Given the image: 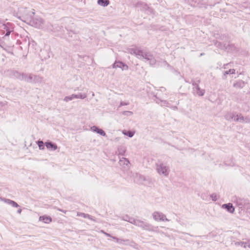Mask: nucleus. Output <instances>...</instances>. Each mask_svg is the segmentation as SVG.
Masks as SVG:
<instances>
[{
	"label": "nucleus",
	"instance_id": "obj_21",
	"mask_svg": "<svg viewBox=\"0 0 250 250\" xmlns=\"http://www.w3.org/2000/svg\"><path fill=\"white\" fill-rule=\"evenodd\" d=\"M11 32V31L9 30L6 29V33H5V35L3 37L1 41H4V42H10V40L9 38V36L10 35V33Z\"/></svg>",
	"mask_w": 250,
	"mask_h": 250
},
{
	"label": "nucleus",
	"instance_id": "obj_1",
	"mask_svg": "<svg viewBox=\"0 0 250 250\" xmlns=\"http://www.w3.org/2000/svg\"><path fill=\"white\" fill-rule=\"evenodd\" d=\"M130 53L135 55L140 60H146L148 61L150 65L153 66L156 63V61L153 55L149 52L139 49H134L131 50Z\"/></svg>",
	"mask_w": 250,
	"mask_h": 250
},
{
	"label": "nucleus",
	"instance_id": "obj_22",
	"mask_svg": "<svg viewBox=\"0 0 250 250\" xmlns=\"http://www.w3.org/2000/svg\"><path fill=\"white\" fill-rule=\"evenodd\" d=\"M98 4L103 7L107 6L109 4L108 0H98Z\"/></svg>",
	"mask_w": 250,
	"mask_h": 250
},
{
	"label": "nucleus",
	"instance_id": "obj_38",
	"mask_svg": "<svg viewBox=\"0 0 250 250\" xmlns=\"http://www.w3.org/2000/svg\"><path fill=\"white\" fill-rule=\"evenodd\" d=\"M101 232H103V233H104L107 237H111V235L110 234L107 233L104 231L103 230H102Z\"/></svg>",
	"mask_w": 250,
	"mask_h": 250
},
{
	"label": "nucleus",
	"instance_id": "obj_19",
	"mask_svg": "<svg viewBox=\"0 0 250 250\" xmlns=\"http://www.w3.org/2000/svg\"><path fill=\"white\" fill-rule=\"evenodd\" d=\"M119 163L121 166H126L127 167H128L129 165L128 160L124 157H122L120 159Z\"/></svg>",
	"mask_w": 250,
	"mask_h": 250
},
{
	"label": "nucleus",
	"instance_id": "obj_31",
	"mask_svg": "<svg viewBox=\"0 0 250 250\" xmlns=\"http://www.w3.org/2000/svg\"><path fill=\"white\" fill-rule=\"evenodd\" d=\"M116 242L119 244H123L125 242H128V240L117 238L116 239Z\"/></svg>",
	"mask_w": 250,
	"mask_h": 250
},
{
	"label": "nucleus",
	"instance_id": "obj_11",
	"mask_svg": "<svg viewBox=\"0 0 250 250\" xmlns=\"http://www.w3.org/2000/svg\"><path fill=\"white\" fill-rule=\"evenodd\" d=\"M193 85V90L194 91L200 96H203L205 93V90L203 89H201L199 85L196 83H192Z\"/></svg>",
	"mask_w": 250,
	"mask_h": 250
},
{
	"label": "nucleus",
	"instance_id": "obj_44",
	"mask_svg": "<svg viewBox=\"0 0 250 250\" xmlns=\"http://www.w3.org/2000/svg\"><path fill=\"white\" fill-rule=\"evenodd\" d=\"M165 88H164V87H161V90H162V91H163V90H165Z\"/></svg>",
	"mask_w": 250,
	"mask_h": 250
},
{
	"label": "nucleus",
	"instance_id": "obj_41",
	"mask_svg": "<svg viewBox=\"0 0 250 250\" xmlns=\"http://www.w3.org/2000/svg\"><path fill=\"white\" fill-rule=\"evenodd\" d=\"M17 212L19 214H21V209L20 208L17 210Z\"/></svg>",
	"mask_w": 250,
	"mask_h": 250
},
{
	"label": "nucleus",
	"instance_id": "obj_36",
	"mask_svg": "<svg viewBox=\"0 0 250 250\" xmlns=\"http://www.w3.org/2000/svg\"><path fill=\"white\" fill-rule=\"evenodd\" d=\"M168 102L166 101H162V105H165L167 106H168Z\"/></svg>",
	"mask_w": 250,
	"mask_h": 250
},
{
	"label": "nucleus",
	"instance_id": "obj_17",
	"mask_svg": "<svg viewBox=\"0 0 250 250\" xmlns=\"http://www.w3.org/2000/svg\"><path fill=\"white\" fill-rule=\"evenodd\" d=\"M245 85V82L242 80H239L234 83L233 86L236 88H242Z\"/></svg>",
	"mask_w": 250,
	"mask_h": 250
},
{
	"label": "nucleus",
	"instance_id": "obj_47",
	"mask_svg": "<svg viewBox=\"0 0 250 250\" xmlns=\"http://www.w3.org/2000/svg\"><path fill=\"white\" fill-rule=\"evenodd\" d=\"M248 247L250 248V244H249Z\"/></svg>",
	"mask_w": 250,
	"mask_h": 250
},
{
	"label": "nucleus",
	"instance_id": "obj_50",
	"mask_svg": "<svg viewBox=\"0 0 250 250\" xmlns=\"http://www.w3.org/2000/svg\"><path fill=\"white\" fill-rule=\"evenodd\" d=\"M165 62V64H167V63L166 62Z\"/></svg>",
	"mask_w": 250,
	"mask_h": 250
},
{
	"label": "nucleus",
	"instance_id": "obj_32",
	"mask_svg": "<svg viewBox=\"0 0 250 250\" xmlns=\"http://www.w3.org/2000/svg\"><path fill=\"white\" fill-rule=\"evenodd\" d=\"M210 197L211 198L212 200L214 201H216L218 199L217 196L215 194H211Z\"/></svg>",
	"mask_w": 250,
	"mask_h": 250
},
{
	"label": "nucleus",
	"instance_id": "obj_33",
	"mask_svg": "<svg viewBox=\"0 0 250 250\" xmlns=\"http://www.w3.org/2000/svg\"><path fill=\"white\" fill-rule=\"evenodd\" d=\"M133 114L132 112L129 111H125L123 112V114L124 115H132Z\"/></svg>",
	"mask_w": 250,
	"mask_h": 250
},
{
	"label": "nucleus",
	"instance_id": "obj_14",
	"mask_svg": "<svg viewBox=\"0 0 250 250\" xmlns=\"http://www.w3.org/2000/svg\"><path fill=\"white\" fill-rule=\"evenodd\" d=\"M24 81L28 83H33L34 74L32 73H25Z\"/></svg>",
	"mask_w": 250,
	"mask_h": 250
},
{
	"label": "nucleus",
	"instance_id": "obj_23",
	"mask_svg": "<svg viewBox=\"0 0 250 250\" xmlns=\"http://www.w3.org/2000/svg\"><path fill=\"white\" fill-rule=\"evenodd\" d=\"M77 216H82L83 218H88L89 219L95 221V220L92 217V216H91L90 215L88 214L78 212H77Z\"/></svg>",
	"mask_w": 250,
	"mask_h": 250
},
{
	"label": "nucleus",
	"instance_id": "obj_5",
	"mask_svg": "<svg viewBox=\"0 0 250 250\" xmlns=\"http://www.w3.org/2000/svg\"><path fill=\"white\" fill-rule=\"evenodd\" d=\"M26 23L35 28L42 29L43 27L44 21L39 16H32Z\"/></svg>",
	"mask_w": 250,
	"mask_h": 250
},
{
	"label": "nucleus",
	"instance_id": "obj_30",
	"mask_svg": "<svg viewBox=\"0 0 250 250\" xmlns=\"http://www.w3.org/2000/svg\"><path fill=\"white\" fill-rule=\"evenodd\" d=\"M128 245L135 249H139L138 245L133 242H130Z\"/></svg>",
	"mask_w": 250,
	"mask_h": 250
},
{
	"label": "nucleus",
	"instance_id": "obj_27",
	"mask_svg": "<svg viewBox=\"0 0 250 250\" xmlns=\"http://www.w3.org/2000/svg\"><path fill=\"white\" fill-rule=\"evenodd\" d=\"M119 154L120 155H124L125 152V149L123 147H121L118 149Z\"/></svg>",
	"mask_w": 250,
	"mask_h": 250
},
{
	"label": "nucleus",
	"instance_id": "obj_28",
	"mask_svg": "<svg viewBox=\"0 0 250 250\" xmlns=\"http://www.w3.org/2000/svg\"><path fill=\"white\" fill-rule=\"evenodd\" d=\"M38 145L40 149L43 150L44 149V144L42 141H39L38 142Z\"/></svg>",
	"mask_w": 250,
	"mask_h": 250
},
{
	"label": "nucleus",
	"instance_id": "obj_40",
	"mask_svg": "<svg viewBox=\"0 0 250 250\" xmlns=\"http://www.w3.org/2000/svg\"><path fill=\"white\" fill-rule=\"evenodd\" d=\"M241 243H244V242H238L236 243V244L241 246Z\"/></svg>",
	"mask_w": 250,
	"mask_h": 250
},
{
	"label": "nucleus",
	"instance_id": "obj_48",
	"mask_svg": "<svg viewBox=\"0 0 250 250\" xmlns=\"http://www.w3.org/2000/svg\"><path fill=\"white\" fill-rule=\"evenodd\" d=\"M204 55V53H201V56H202V55Z\"/></svg>",
	"mask_w": 250,
	"mask_h": 250
},
{
	"label": "nucleus",
	"instance_id": "obj_15",
	"mask_svg": "<svg viewBox=\"0 0 250 250\" xmlns=\"http://www.w3.org/2000/svg\"><path fill=\"white\" fill-rule=\"evenodd\" d=\"M91 130L94 132H96L97 133L100 134L103 136H105L106 134L105 132L102 129L99 128L96 126H93L91 127Z\"/></svg>",
	"mask_w": 250,
	"mask_h": 250
},
{
	"label": "nucleus",
	"instance_id": "obj_7",
	"mask_svg": "<svg viewBox=\"0 0 250 250\" xmlns=\"http://www.w3.org/2000/svg\"><path fill=\"white\" fill-rule=\"evenodd\" d=\"M0 47L8 53L13 55V47L14 45L10 42L1 41L0 43Z\"/></svg>",
	"mask_w": 250,
	"mask_h": 250
},
{
	"label": "nucleus",
	"instance_id": "obj_49",
	"mask_svg": "<svg viewBox=\"0 0 250 250\" xmlns=\"http://www.w3.org/2000/svg\"><path fill=\"white\" fill-rule=\"evenodd\" d=\"M4 29H5V27H6L5 25H4Z\"/></svg>",
	"mask_w": 250,
	"mask_h": 250
},
{
	"label": "nucleus",
	"instance_id": "obj_12",
	"mask_svg": "<svg viewBox=\"0 0 250 250\" xmlns=\"http://www.w3.org/2000/svg\"><path fill=\"white\" fill-rule=\"evenodd\" d=\"M25 74V73H21L17 71H15L13 72V76L21 81H24Z\"/></svg>",
	"mask_w": 250,
	"mask_h": 250
},
{
	"label": "nucleus",
	"instance_id": "obj_13",
	"mask_svg": "<svg viewBox=\"0 0 250 250\" xmlns=\"http://www.w3.org/2000/svg\"><path fill=\"white\" fill-rule=\"evenodd\" d=\"M222 208L226 209L230 213H233L235 210L234 207L231 203L223 204Z\"/></svg>",
	"mask_w": 250,
	"mask_h": 250
},
{
	"label": "nucleus",
	"instance_id": "obj_34",
	"mask_svg": "<svg viewBox=\"0 0 250 250\" xmlns=\"http://www.w3.org/2000/svg\"><path fill=\"white\" fill-rule=\"evenodd\" d=\"M249 243L246 242L241 243V246L244 248L248 247Z\"/></svg>",
	"mask_w": 250,
	"mask_h": 250
},
{
	"label": "nucleus",
	"instance_id": "obj_20",
	"mask_svg": "<svg viewBox=\"0 0 250 250\" xmlns=\"http://www.w3.org/2000/svg\"><path fill=\"white\" fill-rule=\"evenodd\" d=\"M4 201L7 204L11 205L13 207L18 208L19 207V205L16 202L10 199H4Z\"/></svg>",
	"mask_w": 250,
	"mask_h": 250
},
{
	"label": "nucleus",
	"instance_id": "obj_46",
	"mask_svg": "<svg viewBox=\"0 0 250 250\" xmlns=\"http://www.w3.org/2000/svg\"><path fill=\"white\" fill-rule=\"evenodd\" d=\"M173 108H174V109H177V107L176 106H174Z\"/></svg>",
	"mask_w": 250,
	"mask_h": 250
},
{
	"label": "nucleus",
	"instance_id": "obj_2",
	"mask_svg": "<svg viewBox=\"0 0 250 250\" xmlns=\"http://www.w3.org/2000/svg\"><path fill=\"white\" fill-rule=\"evenodd\" d=\"M123 220L125 221H127L135 226L142 228L148 231L153 230V229H152L150 225L143 221L135 219L133 218L130 217L127 215L123 216Z\"/></svg>",
	"mask_w": 250,
	"mask_h": 250
},
{
	"label": "nucleus",
	"instance_id": "obj_3",
	"mask_svg": "<svg viewBox=\"0 0 250 250\" xmlns=\"http://www.w3.org/2000/svg\"><path fill=\"white\" fill-rule=\"evenodd\" d=\"M34 14V9L30 11L28 10L27 8L23 7H19L17 13L18 18L25 22L29 21L31 17L33 16Z\"/></svg>",
	"mask_w": 250,
	"mask_h": 250
},
{
	"label": "nucleus",
	"instance_id": "obj_39",
	"mask_svg": "<svg viewBox=\"0 0 250 250\" xmlns=\"http://www.w3.org/2000/svg\"><path fill=\"white\" fill-rule=\"evenodd\" d=\"M59 211H61L62 212H63L64 213H65L66 212V210H63V209H60V208H58L57 209Z\"/></svg>",
	"mask_w": 250,
	"mask_h": 250
},
{
	"label": "nucleus",
	"instance_id": "obj_42",
	"mask_svg": "<svg viewBox=\"0 0 250 250\" xmlns=\"http://www.w3.org/2000/svg\"><path fill=\"white\" fill-rule=\"evenodd\" d=\"M112 239L115 240L116 241V239H117L118 238L116 237H114V236H112L111 237Z\"/></svg>",
	"mask_w": 250,
	"mask_h": 250
},
{
	"label": "nucleus",
	"instance_id": "obj_35",
	"mask_svg": "<svg viewBox=\"0 0 250 250\" xmlns=\"http://www.w3.org/2000/svg\"><path fill=\"white\" fill-rule=\"evenodd\" d=\"M129 104L128 103H125V102H121L120 103V106H124V105H127Z\"/></svg>",
	"mask_w": 250,
	"mask_h": 250
},
{
	"label": "nucleus",
	"instance_id": "obj_43",
	"mask_svg": "<svg viewBox=\"0 0 250 250\" xmlns=\"http://www.w3.org/2000/svg\"><path fill=\"white\" fill-rule=\"evenodd\" d=\"M229 64H227L226 65H225V67H224V68L226 69V66L229 65Z\"/></svg>",
	"mask_w": 250,
	"mask_h": 250
},
{
	"label": "nucleus",
	"instance_id": "obj_8",
	"mask_svg": "<svg viewBox=\"0 0 250 250\" xmlns=\"http://www.w3.org/2000/svg\"><path fill=\"white\" fill-rule=\"evenodd\" d=\"M152 217L155 221H169V219L167 218L166 216L163 213L159 211H155L152 214Z\"/></svg>",
	"mask_w": 250,
	"mask_h": 250
},
{
	"label": "nucleus",
	"instance_id": "obj_45",
	"mask_svg": "<svg viewBox=\"0 0 250 250\" xmlns=\"http://www.w3.org/2000/svg\"><path fill=\"white\" fill-rule=\"evenodd\" d=\"M92 96H94V93L93 92H92Z\"/></svg>",
	"mask_w": 250,
	"mask_h": 250
},
{
	"label": "nucleus",
	"instance_id": "obj_37",
	"mask_svg": "<svg viewBox=\"0 0 250 250\" xmlns=\"http://www.w3.org/2000/svg\"><path fill=\"white\" fill-rule=\"evenodd\" d=\"M250 122V119L248 118H244V121L243 123H249Z\"/></svg>",
	"mask_w": 250,
	"mask_h": 250
},
{
	"label": "nucleus",
	"instance_id": "obj_25",
	"mask_svg": "<svg viewBox=\"0 0 250 250\" xmlns=\"http://www.w3.org/2000/svg\"><path fill=\"white\" fill-rule=\"evenodd\" d=\"M42 81V78L39 75H34V83H41Z\"/></svg>",
	"mask_w": 250,
	"mask_h": 250
},
{
	"label": "nucleus",
	"instance_id": "obj_24",
	"mask_svg": "<svg viewBox=\"0 0 250 250\" xmlns=\"http://www.w3.org/2000/svg\"><path fill=\"white\" fill-rule=\"evenodd\" d=\"M137 7H142L143 10H146L147 9L151 12V9H149V8L147 5L144 3L140 2L137 4Z\"/></svg>",
	"mask_w": 250,
	"mask_h": 250
},
{
	"label": "nucleus",
	"instance_id": "obj_4",
	"mask_svg": "<svg viewBox=\"0 0 250 250\" xmlns=\"http://www.w3.org/2000/svg\"><path fill=\"white\" fill-rule=\"evenodd\" d=\"M156 169L160 175H162L164 177H167L170 172L169 166L167 163L162 161H158L156 164Z\"/></svg>",
	"mask_w": 250,
	"mask_h": 250
},
{
	"label": "nucleus",
	"instance_id": "obj_29",
	"mask_svg": "<svg viewBox=\"0 0 250 250\" xmlns=\"http://www.w3.org/2000/svg\"><path fill=\"white\" fill-rule=\"evenodd\" d=\"M123 133L125 135H127L129 137H132L134 135V133L130 131H128L127 132H125L123 131Z\"/></svg>",
	"mask_w": 250,
	"mask_h": 250
},
{
	"label": "nucleus",
	"instance_id": "obj_9",
	"mask_svg": "<svg viewBox=\"0 0 250 250\" xmlns=\"http://www.w3.org/2000/svg\"><path fill=\"white\" fill-rule=\"evenodd\" d=\"M86 97L87 94L86 93H79L78 94H72L71 96H66L64 98L63 100L66 102H68L69 101L72 100L74 98L83 99L85 98Z\"/></svg>",
	"mask_w": 250,
	"mask_h": 250
},
{
	"label": "nucleus",
	"instance_id": "obj_18",
	"mask_svg": "<svg viewBox=\"0 0 250 250\" xmlns=\"http://www.w3.org/2000/svg\"><path fill=\"white\" fill-rule=\"evenodd\" d=\"M45 145L47 149H51L52 150H55L57 149V146L52 142H46Z\"/></svg>",
	"mask_w": 250,
	"mask_h": 250
},
{
	"label": "nucleus",
	"instance_id": "obj_6",
	"mask_svg": "<svg viewBox=\"0 0 250 250\" xmlns=\"http://www.w3.org/2000/svg\"><path fill=\"white\" fill-rule=\"evenodd\" d=\"M225 118L228 121L233 120L239 122L244 121V117L241 114L235 115L233 113L228 112L225 115Z\"/></svg>",
	"mask_w": 250,
	"mask_h": 250
},
{
	"label": "nucleus",
	"instance_id": "obj_10",
	"mask_svg": "<svg viewBox=\"0 0 250 250\" xmlns=\"http://www.w3.org/2000/svg\"><path fill=\"white\" fill-rule=\"evenodd\" d=\"M112 67L113 68H120L122 70H126L128 69V66L126 64L120 61H116L113 64Z\"/></svg>",
	"mask_w": 250,
	"mask_h": 250
},
{
	"label": "nucleus",
	"instance_id": "obj_16",
	"mask_svg": "<svg viewBox=\"0 0 250 250\" xmlns=\"http://www.w3.org/2000/svg\"><path fill=\"white\" fill-rule=\"evenodd\" d=\"M39 221H43L46 224H49L52 222V218L50 216L43 215L39 217Z\"/></svg>",
	"mask_w": 250,
	"mask_h": 250
},
{
	"label": "nucleus",
	"instance_id": "obj_26",
	"mask_svg": "<svg viewBox=\"0 0 250 250\" xmlns=\"http://www.w3.org/2000/svg\"><path fill=\"white\" fill-rule=\"evenodd\" d=\"M235 72V70L234 69H229V70L225 71L223 73L224 76L225 77L228 74H234Z\"/></svg>",
	"mask_w": 250,
	"mask_h": 250
}]
</instances>
